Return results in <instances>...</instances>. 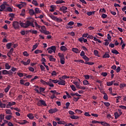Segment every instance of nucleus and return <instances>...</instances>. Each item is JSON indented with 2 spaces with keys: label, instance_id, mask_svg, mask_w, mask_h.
I'll use <instances>...</instances> for the list:
<instances>
[{
  "label": "nucleus",
  "instance_id": "obj_19",
  "mask_svg": "<svg viewBox=\"0 0 126 126\" xmlns=\"http://www.w3.org/2000/svg\"><path fill=\"white\" fill-rule=\"evenodd\" d=\"M108 52H105V53L104 54V55H103V59H106V58H110V55H109V54L107 53Z\"/></svg>",
  "mask_w": 126,
  "mask_h": 126
},
{
  "label": "nucleus",
  "instance_id": "obj_22",
  "mask_svg": "<svg viewBox=\"0 0 126 126\" xmlns=\"http://www.w3.org/2000/svg\"><path fill=\"white\" fill-rule=\"evenodd\" d=\"M65 3V1H64L63 0H57L55 2V3L57 4H62V3Z\"/></svg>",
  "mask_w": 126,
  "mask_h": 126
},
{
  "label": "nucleus",
  "instance_id": "obj_27",
  "mask_svg": "<svg viewBox=\"0 0 126 126\" xmlns=\"http://www.w3.org/2000/svg\"><path fill=\"white\" fill-rule=\"evenodd\" d=\"M34 87L35 88L34 89V91H35L36 93H39V90L40 88H39L38 86H34Z\"/></svg>",
  "mask_w": 126,
  "mask_h": 126
},
{
  "label": "nucleus",
  "instance_id": "obj_18",
  "mask_svg": "<svg viewBox=\"0 0 126 126\" xmlns=\"http://www.w3.org/2000/svg\"><path fill=\"white\" fill-rule=\"evenodd\" d=\"M39 93H36L38 94H41V93H43L45 91V89L42 87H40L39 90H38Z\"/></svg>",
  "mask_w": 126,
  "mask_h": 126
},
{
  "label": "nucleus",
  "instance_id": "obj_23",
  "mask_svg": "<svg viewBox=\"0 0 126 126\" xmlns=\"http://www.w3.org/2000/svg\"><path fill=\"white\" fill-rule=\"evenodd\" d=\"M0 107L1 108H4L6 107V105L5 104H3L1 102V101L0 100Z\"/></svg>",
  "mask_w": 126,
  "mask_h": 126
},
{
  "label": "nucleus",
  "instance_id": "obj_30",
  "mask_svg": "<svg viewBox=\"0 0 126 126\" xmlns=\"http://www.w3.org/2000/svg\"><path fill=\"white\" fill-rule=\"evenodd\" d=\"M29 32L34 34H36L37 33V31H35L32 30H30Z\"/></svg>",
  "mask_w": 126,
  "mask_h": 126
},
{
  "label": "nucleus",
  "instance_id": "obj_63",
  "mask_svg": "<svg viewBox=\"0 0 126 126\" xmlns=\"http://www.w3.org/2000/svg\"><path fill=\"white\" fill-rule=\"evenodd\" d=\"M119 107H120V109L126 110V106L120 105Z\"/></svg>",
  "mask_w": 126,
  "mask_h": 126
},
{
  "label": "nucleus",
  "instance_id": "obj_41",
  "mask_svg": "<svg viewBox=\"0 0 126 126\" xmlns=\"http://www.w3.org/2000/svg\"><path fill=\"white\" fill-rule=\"evenodd\" d=\"M83 83L84 84V85H90V84L89 83V81L87 80H84V81H83Z\"/></svg>",
  "mask_w": 126,
  "mask_h": 126
},
{
  "label": "nucleus",
  "instance_id": "obj_53",
  "mask_svg": "<svg viewBox=\"0 0 126 126\" xmlns=\"http://www.w3.org/2000/svg\"><path fill=\"white\" fill-rule=\"evenodd\" d=\"M83 59L84 60H85V61H86V62H89L90 61V58H89L88 57H87V56H84L83 57Z\"/></svg>",
  "mask_w": 126,
  "mask_h": 126
},
{
  "label": "nucleus",
  "instance_id": "obj_16",
  "mask_svg": "<svg viewBox=\"0 0 126 126\" xmlns=\"http://www.w3.org/2000/svg\"><path fill=\"white\" fill-rule=\"evenodd\" d=\"M5 69L9 70L10 69L11 66L8 63H5V64L4 65Z\"/></svg>",
  "mask_w": 126,
  "mask_h": 126
},
{
  "label": "nucleus",
  "instance_id": "obj_54",
  "mask_svg": "<svg viewBox=\"0 0 126 126\" xmlns=\"http://www.w3.org/2000/svg\"><path fill=\"white\" fill-rule=\"evenodd\" d=\"M85 39H85L84 37H80L78 38V41L80 42L81 43H82L83 41H84V40Z\"/></svg>",
  "mask_w": 126,
  "mask_h": 126
},
{
  "label": "nucleus",
  "instance_id": "obj_25",
  "mask_svg": "<svg viewBox=\"0 0 126 126\" xmlns=\"http://www.w3.org/2000/svg\"><path fill=\"white\" fill-rule=\"evenodd\" d=\"M50 8H51V9L50 10V11L53 12H54V10H55V7L52 5L51 6H50Z\"/></svg>",
  "mask_w": 126,
  "mask_h": 126
},
{
  "label": "nucleus",
  "instance_id": "obj_56",
  "mask_svg": "<svg viewBox=\"0 0 126 126\" xmlns=\"http://www.w3.org/2000/svg\"><path fill=\"white\" fill-rule=\"evenodd\" d=\"M35 27L37 28L38 29H40L41 28V26H39L36 22H35Z\"/></svg>",
  "mask_w": 126,
  "mask_h": 126
},
{
  "label": "nucleus",
  "instance_id": "obj_34",
  "mask_svg": "<svg viewBox=\"0 0 126 126\" xmlns=\"http://www.w3.org/2000/svg\"><path fill=\"white\" fill-rule=\"evenodd\" d=\"M111 52L112 53L116 54V55L120 54V53H119V52L117 50H112L111 51Z\"/></svg>",
  "mask_w": 126,
  "mask_h": 126
},
{
  "label": "nucleus",
  "instance_id": "obj_31",
  "mask_svg": "<svg viewBox=\"0 0 126 126\" xmlns=\"http://www.w3.org/2000/svg\"><path fill=\"white\" fill-rule=\"evenodd\" d=\"M67 7H65L64 6H63L62 7H60V9H59V10L63 11V10H67Z\"/></svg>",
  "mask_w": 126,
  "mask_h": 126
},
{
  "label": "nucleus",
  "instance_id": "obj_35",
  "mask_svg": "<svg viewBox=\"0 0 126 126\" xmlns=\"http://www.w3.org/2000/svg\"><path fill=\"white\" fill-rule=\"evenodd\" d=\"M94 13H95L94 11L88 12H87V15L90 16L91 15H92L93 14H94Z\"/></svg>",
  "mask_w": 126,
  "mask_h": 126
},
{
  "label": "nucleus",
  "instance_id": "obj_14",
  "mask_svg": "<svg viewBox=\"0 0 126 126\" xmlns=\"http://www.w3.org/2000/svg\"><path fill=\"white\" fill-rule=\"evenodd\" d=\"M50 92H51V93H52L54 95H60V93H59V92L55 91H50Z\"/></svg>",
  "mask_w": 126,
  "mask_h": 126
},
{
  "label": "nucleus",
  "instance_id": "obj_5",
  "mask_svg": "<svg viewBox=\"0 0 126 126\" xmlns=\"http://www.w3.org/2000/svg\"><path fill=\"white\" fill-rule=\"evenodd\" d=\"M16 105V102L12 101V102H9L8 104L6 105V108H10L11 106Z\"/></svg>",
  "mask_w": 126,
  "mask_h": 126
},
{
  "label": "nucleus",
  "instance_id": "obj_10",
  "mask_svg": "<svg viewBox=\"0 0 126 126\" xmlns=\"http://www.w3.org/2000/svg\"><path fill=\"white\" fill-rule=\"evenodd\" d=\"M0 72H1L2 74L4 75H7V73L10 72V70L7 71V70H1V71Z\"/></svg>",
  "mask_w": 126,
  "mask_h": 126
},
{
  "label": "nucleus",
  "instance_id": "obj_40",
  "mask_svg": "<svg viewBox=\"0 0 126 126\" xmlns=\"http://www.w3.org/2000/svg\"><path fill=\"white\" fill-rule=\"evenodd\" d=\"M41 32L45 34V35H49L50 34V32L47 31H42V32Z\"/></svg>",
  "mask_w": 126,
  "mask_h": 126
},
{
  "label": "nucleus",
  "instance_id": "obj_39",
  "mask_svg": "<svg viewBox=\"0 0 126 126\" xmlns=\"http://www.w3.org/2000/svg\"><path fill=\"white\" fill-rule=\"evenodd\" d=\"M103 94H104V95H103V99L105 100H108V95H107L106 93H104Z\"/></svg>",
  "mask_w": 126,
  "mask_h": 126
},
{
  "label": "nucleus",
  "instance_id": "obj_36",
  "mask_svg": "<svg viewBox=\"0 0 126 126\" xmlns=\"http://www.w3.org/2000/svg\"><path fill=\"white\" fill-rule=\"evenodd\" d=\"M12 118V115L5 116V119L7 120H10Z\"/></svg>",
  "mask_w": 126,
  "mask_h": 126
},
{
  "label": "nucleus",
  "instance_id": "obj_13",
  "mask_svg": "<svg viewBox=\"0 0 126 126\" xmlns=\"http://www.w3.org/2000/svg\"><path fill=\"white\" fill-rule=\"evenodd\" d=\"M27 117L29 118L31 120H33V119H34V116L32 113H29L27 115Z\"/></svg>",
  "mask_w": 126,
  "mask_h": 126
},
{
  "label": "nucleus",
  "instance_id": "obj_59",
  "mask_svg": "<svg viewBox=\"0 0 126 126\" xmlns=\"http://www.w3.org/2000/svg\"><path fill=\"white\" fill-rule=\"evenodd\" d=\"M34 53H35V54H37L38 53H42V51L41 50H35Z\"/></svg>",
  "mask_w": 126,
  "mask_h": 126
},
{
  "label": "nucleus",
  "instance_id": "obj_60",
  "mask_svg": "<svg viewBox=\"0 0 126 126\" xmlns=\"http://www.w3.org/2000/svg\"><path fill=\"white\" fill-rule=\"evenodd\" d=\"M124 87H126V84H120V88H122Z\"/></svg>",
  "mask_w": 126,
  "mask_h": 126
},
{
  "label": "nucleus",
  "instance_id": "obj_7",
  "mask_svg": "<svg viewBox=\"0 0 126 126\" xmlns=\"http://www.w3.org/2000/svg\"><path fill=\"white\" fill-rule=\"evenodd\" d=\"M36 14H38V13H36V12L34 11V10L32 9H29V14L31 16L35 15Z\"/></svg>",
  "mask_w": 126,
  "mask_h": 126
},
{
  "label": "nucleus",
  "instance_id": "obj_38",
  "mask_svg": "<svg viewBox=\"0 0 126 126\" xmlns=\"http://www.w3.org/2000/svg\"><path fill=\"white\" fill-rule=\"evenodd\" d=\"M94 56L97 57H99V56H98V51L97 50L94 51Z\"/></svg>",
  "mask_w": 126,
  "mask_h": 126
},
{
  "label": "nucleus",
  "instance_id": "obj_64",
  "mask_svg": "<svg viewBox=\"0 0 126 126\" xmlns=\"http://www.w3.org/2000/svg\"><path fill=\"white\" fill-rule=\"evenodd\" d=\"M40 67L41 68V71H45V67H44L43 65H40Z\"/></svg>",
  "mask_w": 126,
  "mask_h": 126
},
{
  "label": "nucleus",
  "instance_id": "obj_26",
  "mask_svg": "<svg viewBox=\"0 0 126 126\" xmlns=\"http://www.w3.org/2000/svg\"><path fill=\"white\" fill-rule=\"evenodd\" d=\"M5 113H6V114H10V115H12L10 109H5Z\"/></svg>",
  "mask_w": 126,
  "mask_h": 126
},
{
  "label": "nucleus",
  "instance_id": "obj_9",
  "mask_svg": "<svg viewBox=\"0 0 126 126\" xmlns=\"http://www.w3.org/2000/svg\"><path fill=\"white\" fill-rule=\"evenodd\" d=\"M65 82L64 80L61 79L58 83V85L65 86Z\"/></svg>",
  "mask_w": 126,
  "mask_h": 126
},
{
  "label": "nucleus",
  "instance_id": "obj_51",
  "mask_svg": "<svg viewBox=\"0 0 126 126\" xmlns=\"http://www.w3.org/2000/svg\"><path fill=\"white\" fill-rule=\"evenodd\" d=\"M69 76H68L67 75H63L62 76V79H69Z\"/></svg>",
  "mask_w": 126,
  "mask_h": 126
},
{
  "label": "nucleus",
  "instance_id": "obj_12",
  "mask_svg": "<svg viewBox=\"0 0 126 126\" xmlns=\"http://www.w3.org/2000/svg\"><path fill=\"white\" fill-rule=\"evenodd\" d=\"M49 59L50 62H55L56 59L53 58V56L52 55H49V57H48Z\"/></svg>",
  "mask_w": 126,
  "mask_h": 126
},
{
  "label": "nucleus",
  "instance_id": "obj_45",
  "mask_svg": "<svg viewBox=\"0 0 126 126\" xmlns=\"http://www.w3.org/2000/svg\"><path fill=\"white\" fill-rule=\"evenodd\" d=\"M60 63L62 64H64L65 63V59H60Z\"/></svg>",
  "mask_w": 126,
  "mask_h": 126
},
{
  "label": "nucleus",
  "instance_id": "obj_1",
  "mask_svg": "<svg viewBox=\"0 0 126 126\" xmlns=\"http://www.w3.org/2000/svg\"><path fill=\"white\" fill-rule=\"evenodd\" d=\"M21 26V27L27 29V28L29 27L30 26H32L33 28H35V26L33 25V22L30 21V20H27L26 23H20L19 24L18 22L17 21H14L12 23L13 28L14 29L18 30L20 29V26Z\"/></svg>",
  "mask_w": 126,
  "mask_h": 126
},
{
  "label": "nucleus",
  "instance_id": "obj_17",
  "mask_svg": "<svg viewBox=\"0 0 126 126\" xmlns=\"http://www.w3.org/2000/svg\"><path fill=\"white\" fill-rule=\"evenodd\" d=\"M99 124H100L102 126H110V124L106 123L105 122H101Z\"/></svg>",
  "mask_w": 126,
  "mask_h": 126
},
{
  "label": "nucleus",
  "instance_id": "obj_8",
  "mask_svg": "<svg viewBox=\"0 0 126 126\" xmlns=\"http://www.w3.org/2000/svg\"><path fill=\"white\" fill-rule=\"evenodd\" d=\"M58 110L57 108H51L49 110V113L53 114L58 112Z\"/></svg>",
  "mask_w": 126,
  "mask_h": 126
},
{
  "label": "nucleus",
  "instance_id": "obj_2",
  "mask_svg": "<svg viewBox=\"0 0 126 126\" xmlns=\"http://www.w3.org/2000/svg\"><path fill=\"white\" fill-rule=\"evenodd\" d=\"M47 51H48V53L52 54L53 52L55 53L56 52V46H52L51 47L47 48Z\"/></svg>",
  "mask_w": 126,
  "mask_h": 126
},
{
  "label": "nucleus",
  "instance_id": "obj_52",
  "mask_svg": "<svg viewBox=\"0 0 126 126\" xmlns=\"http://www.w3.org/2000/svg\"><path fill=\"white\" fill-rule=\"evenodd\" d=\"M0 123H1L2 120H4V115L1 114L0 115Z\"/></svg>",
  "mask_w": 126,
  "mask_h": 126
},
{
  "label": "nucleus",
  "instance_id": "obj_49",
  "mask_svg": "<svg viewBox=\"0 0 126 126\" xmlns=\"http://www.w3.org/2000/svg\"><path fill=\"white\" fill-rule=\"evenodd\" d=\"M10 71H11L12 72H15L16 71H17V68L14 67H12L11 69L10 70Z\"/></svg>",
  "mask_w": 126,
  "mask_h": 126
},
{
  "label": "nucleus",
  "instance_id": "obj_11",
  "mask_svg": "<svg viewBox=\"0 0 126 126\" xmlns=\"http://www.w3.org/2000/svg\"><path fill=\"white\" fill-rule=\"evenodd\" d=\"M60 50H61L62 52H66L67 51V48L64 46H62L60 47Z\"/></svg>",
  "mask_w": 126,
  "mask_h": 126
},
{
  "label": "nucleus",
  "instance_id": "obj_33",
  "mask_svg": "<svg viewBox=\"0 0 126 126\" xmlns=\"http://www.w3.org/2000/svg\"><path fill=\"white\" fill-rule=\"evenodd\" d=\"M101 102L103 103V104L107 107H110V104L109 102H104L103 101H101Z\"/></svg>",
  "mask_w": 126,
  "mask_h": 126
},
{
  "label": "nucleus",
  "instance_id": "obj_24",
  "mask_svg": "<svg viewBox=\"0 0 126 126\" xmlns=\"http://www.w3.org/2000/svg\"><path fill=\"white\" fill-rule=\"evenodd\" d=\"M70 118L73 120H78L79 119V117L73 115V116H70Z\"/></svg>",
  "mask_w": 126,
  "mask_h": 126
},
{
  "label": "nucleus",
  "instance_id": "obj_55",
  "mask_svg": "<svg viewBox=\"0 0 126 126\" xmlns=\"http://www.w3.org/2000/svg\"><path fill=\"white\" fill-rule=\"evenodd\" d=\"M35 13H40V9L39 8H35Z\"/></svg>",
  "mask_w": 126,
  "mask_h": 126
},
{
  "label": "nucleus",
  "instance_id": "obj_32",
  "mask_svg": "<svg viewBox=\"0 0 126 126\" xmlns=\"http://www.w3.org/2000/svg\"><path fill=\"white\" fill-rule=\"evenodd\" d=\"M12 45V43H7V44H6L7 49H10Z\"/></svg>",
  "mask_w": 126,
  "mask_h": 126
},
{
  "label": "nucleus",
  "instance_id": "obj_57",
  "mask_svg": "<svg viewBox=\"0 0 126 126\" xmlns=\"http://www.w3.org/2000/svg\"><path fill=\"white\" fill-rule=\"evenodd\" d=\"M65 93H66V97H67V98H72V96H71V95H69V94H68V93H67V91L65 92Z\"/></svg>",
  "mask_w": 126,
  "mask_h": 126
},
{
  "label": "nucleus",
  "instance_id": "obj_62",
  "mask_svg": "<svg viewBox=\"0 0 126 126\" xmlns=\"http://www.w3.org/2000/svg\"><path fill=\"white\" fill-rule=\"evenodd\" d=\"M107 16L106 14H102V16H101V17H102V18H103V19H105L107 18Z\"/></svg>",
  "mask_w": 126,
  "mask_h": 126
},
{
  "label": "nucleus",
  "instance_id": "obj_37",
  "mask_svg": "<svg viewBox=\"0 0 126 126\" xmlns=\"http://www.w3.org/2000/svg\"><path fill=\"white\" fill-rule=\"evenodd\" d=\"M25 14H26V10L22 9V10L21 11V13L20 15L22 16H24Z\"/></svg>",
  "mask_w": 126,
  "mask_h": 126
},
{
  "label": "nucleus",
  "instance_id": "obj_21",
  "mask_svg": "<svg viewBox=\"0 0 126 126\" xmlns=\"http://www.w3.org/2000/svg\"><path fill=\"white\" fill-rule=\"evenodd\" d=\"M114 115L115 120H117V119H118L119 117H120L121 116V114H118V112H115Z\"/></svg>",
  "mask_w": 126,
  "mask_h": 126
},
{
  "label": "nucleus",
  "instance_id": "obj_44",
  "mask_svg": "<svg viewBox=\"0 0 126 126\" xmlns=\"http://www.w3.org/2000/svg\"><path fill=\"white\" fill-rule=\"evenodd\" d=\"M79 99H80V97H73V98H72V100H73V101H74V102H77L78 101V100H79Z\"/></svg>",
  "mask_w": 126,
  "mask_h": 126
},
{
  "label": "nucleus",
  "instance_id": "obj_47",
  "mask_svg": "<svg viewBox=\"0 0 126 126\" xmlns=\"http://www.w3.org/2000/svg\"><path fill=\"white\" fill-rule=\"evenodd\" d=\"M75 113H78L79 114H81L83 113V111L81 110H79L78 109H76V110H75Z\"/></svg>",
  "mask_w": 126,
  "mask_h": 126
},
{
  "label": "nucleus",
  "instance_id": "obj_61",
  "mask_svg": "<svg viewBox=\"0 0 126 126\" xmlns=\"http://www.w3.org/2000/svg\"><path fill=\"white\" fill-rule=\"evenodd\" d=\"M113 83L112 82H106V85L108 86H111L113 85Z\"/></svg>",
  "mask_w": 126,
  "mask_h": 126
},
{
  "label": "nucleus",
  "instance_id": "obj_29",
  "mask_svg": "<svg viewBox=\"0 0 126 126\" xmlns=\"http://www.w3.org/2000/svg\"><path fill=\"white\" fill-rule=\"evenodd\" d=\"M10 85L7 86L6 88H5L4 89V92L5 93H7L9 91V90H10Z\"/></svg>",
  "mask_w": 126,
  "mask_h": 126
},
{
  "label": "nucleus",
  "instance_id": "obj_42",
  "mask_svg": "<svg viewBox=\"0 0 126 126\" xmlns=\"http://www.w3.org/2000/svg\"><path fill=\"white\" fill-rule=\"evenodd\" d=\"M13 71H10L9 72H8L7 73V75H8L10 77H12L13 76Z\"/></svg>",
  "mask_w": 126,
  "mask_h": 126
},
{
  "label": "nucleus",
  "instance_id": "obj_20",
  "mask_svg": "<svg viewBox=\"0 0 126 126\" xmlns=\"http://www.w3.org/2000/svg\"><path fill=\"white\" fill-rule=\"evenodd\" d=\"M58 57L60 58V59H65L64 58V55L63 53H58Z\"/></svg>",
  "mask_w": 126,
  "mask_h": 126
},
{
  "label": "nucleus",
  "instance_id": "obj_3",
  "mask_svg": "<svg viewBox=\"0 0 126 126\" xmlns=\"http://www.w3.org/2000/svg\"><path fill=\"white\" fill-rule=\"evenodd\" d=\"M37 105L38 106H47V104H46V102H45V101L42 100H40L38 101Z\"/></svg>",
  "mask_w": 126,
  "mask_h": 126
},
{
  "label": "nucleus",
  "instance_id": "obj_28",
  "mask_svg": "<svg viewBox=\"0 0 126 126\" xmlns=\"http://www.w3.org/2000/svg\"><path fill=\"white\" fill-rule=\"evenodd\" d=\"M72 52H74L76 54H78L79 53L78 49L77 48H72Z\"/></svg>",
  "mask_w": 126,
  "mask_h": 126
},
{
  "label": "nucleus",
  "instance_id": "obj_46",
  "mask_svg": "<svg viewBox=\"0 0 126 126\" xmlns=\"http://www.w3.org/2000/svg\"><path fill=\"white\" fill-rule=\"evenodd\" d=\"M70 88H71V89H72V91H76V88H75V86H74V85H72L70 86Z\"/></svg>",
  "mask_w": 126,
  "mask_h": 126
},
{
  "label": "nucleus",
  "instance_id": "obj_58",
  "mask_svg": "<svg viewBox=\"0 0 126 126\" xmlns=\"http://www.w3.org/2000/svg\"><path fill=\"white\" fill-rule=\"evenodd\" d=\"M17 75L20 77H22L24 76V74L22 73L17 72Z\"/></svg>",
  "mask_w": 126,
  "mask_h": 126
},
{
  "label": "nucleus",
  "instance_id": "obj_48",
  "mask_svg": "<svg viewBox=\"0 0 126 126\" xmlns=\"http://www.w3.org/2000/svg\"><path fill=\"white\" fill-rule=\"evenodd\" d=\"M32 3L33 4H34V5H35V6L38 5V3H37V1H36V0H32Z\"/></svg>",
  "mask_w": 126,
  "mask_h": 126
},
{
  "label": "nucleus",
  "instance_id": "obj_6",
  "mask_svg": "<svg viewBox=\"0 0 126 126\" xmlns=\"http://www.w3.org/2000/svg\"><path fill=\"white\" fill-rule=\"evenodd\" d=\"M30 63H31V60L30 59L27 60V62H24L23 61H21V63L23 64L24 65H25V66H27V65H29V64H30Z\"/></svg>",
  "mask_w": 126,
  "mask_h": 126
},
{
  "label": "nucleus",
  "instance_id": "obj_50",
  "mask_svg": "<svg viewBox=\"0 0 126 126\" xmlns=\"http://www.w3.org/2000/svg\"><path fill=\"white\" fill-rule=\"evenodd\" d=\"M73 25H74V22H73L72 21H70L68 22V23H67V26H72Z\"/></svg>",
  "mask_w": 126,
  "mask_h": 126
},
{
  "label": "nucleus",
  "instance_id": "obj_4",
  "mask_svg": "<svg viewBox=\"0 0 126 126\" xmlns=\"http://www.w3.org/2000/svg\"><path fill=\"white\" fill-rule=\"evenodd\" d=\"M74 84L75 85H76V87L78 89H81V90H85L86 89V88H85V87H82V86L79 85V84H78L77 82H74Z\"/></svg>",
  "mask_w": 126,
  "mask_h": 126
},
{
  "label": "nucleus",
  "instance_id": "obj_43",
  "mask_svg": "<svg viewBox=\"0 0 126 126\" xmlns=\"http://www.w3.org/2000/svg\"><path fill=\"white\" fill-rule=\"evenodd\" d=\"M49 17L51 18L53 20H56V19H58V18L56 17L55 16H53V15H50Z\"/></svg>",
  "mask_w": 126,
  "mask_h": 126
},
{
  "label": "nucleus",
  "instance_id": "obj_15",
  "mask_svg": "<svg viewBox=\"0 0 126 126\" xmlns=\"http://www.w3.org/2000/svg\"><path fill=\"white\" fill-rule=\"evenodd\" d=\"M18 124H20V125H25L26 124H29V122L27 121H26L25 120H24L22 121H21V122H19L18 123Z\"/></svg>",
  "mask_w": 126,
  "mask_h": 126
}]
</instances>
